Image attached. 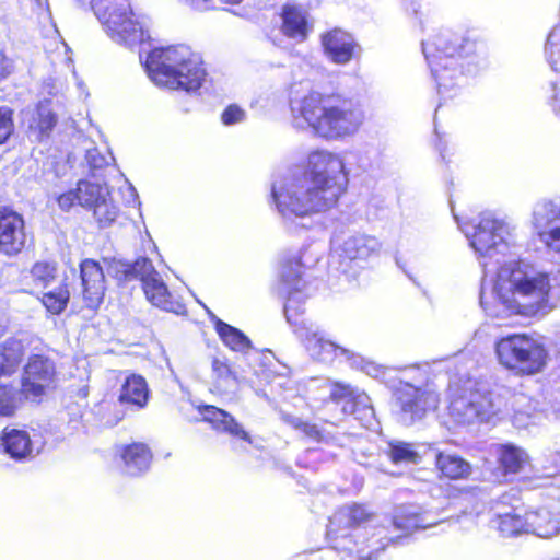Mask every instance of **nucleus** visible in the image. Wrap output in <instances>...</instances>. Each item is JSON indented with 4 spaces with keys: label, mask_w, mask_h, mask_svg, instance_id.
Returning <instances> with one entry per match:
<instances>
[{
    "label": "nucleus",
    "mask_w": 560,
    "mask_h": 560,
    "mask_svg": "<svg viewBox=\"0 0 560 560\" xmlns=\"http://www.w3.org/2000/svg\"><path fill=\"white\" fill-rule=\"evenodd\" d=\"M348 185L342 158L327 150L308 154L304 171L278 178L271 188L277 211L293 230V220L326 212L334 208Z\"/></svg>",
    "instance_id": "nucleus-1"
},
{
    "label": "nucleus",
    "mask_w": 560,
    "mask_h": 560,
    "mask_svg": "<svg viewBox=\"0 0 560 560\" xmlns=\"http://www.w3.org/2000/svg\"><path fill=\"white\" fill-rule=\"evenodd\" d=\"M560 298V272H547L525 262L503 264L490 298L482 284L480 304L488 316L505 319L511 315H546Z\"/></svg>",
    "instance_id": "nucleus-2"
},
{
    "label": "nucleus",
    "mask_w": 560,
    "mask_h": 560,
    "mask_svg": "<svg viewBox=\"0 0 560 560\" xmlns=\"http://www.w3.org/2000/svg\"><path fill=\"white\" fill-rule=\"evenodd\" d=\"M295 127L310 129L325 140L353 136L362 126L365 114L361 104L340 94L311 92L291 101Z\"/></svg>",
    "instance_id": "nucleus-3"
},
{
    "label": "nucleus",
    "mask_w": 560,
    "mask_h": 560,
    "mask_svg": "<svg viewBox=\"0 0 560 560\" xmlns=\"http://www.w3.org/2000/svg\"><path fill=\"white\" fill-rule=\"evenodd\" d=\"M373 517L372 513L360 504L341 506L329 520L328 536L332 537L334 546L322 549L319 560H343L340 553H357L358 560H376L389 542L399 535H390L385 526L365 525Z\"/></svg>",
    "instance_id": "nucleus-4"
},
{
    "label": "nucleus",
    "mask_w": 560,
    "mask_h": 560,
    "mask_svg": "<svg viewBox=\"0 0 560 560\" xmlns=\"http://www.w3.org/2000/svg\"><path fill=\"white\" fill-rule=\"evenodd\" d=\"M422 49L440 96L447 101L459 95L465 81L464 67L467 73L475 70L474 58L469 57L475 50V44L444 31L434 38L423 42Z\"/></svg>",
    "instance_id": "nucleus-5"
},
{
    "label": "nucleus",
    "mask_w": 560,
    "mask_h": 560,
    "mask_svg": "<svg viewBox=\"0 0 560 560\" xmlns=\"http://www.w3.org/2000/svg\"><path fill=\"white\" fill-rule=\"evenodd\" d=\"M301 276L302 262L300 258L293 257L283 261L280 271V290L283 294H288L284 305L288 323L293 327L294 334L314 360L330 363L338 355H343L350 360L353 355L350 350L326 339L324 331L316 324L301 318L302 312L298 305V296L303 289Z\"/></svg>",
    "instance_id": "nucleus-6"
},
{
    "label": "nucleus",
    "mask_w": 560,
    "mask_h": 560,
    "mask_svg": "<svg viewBox=\"0 0 560 560\" xmlns=\"http://www.w3.org/2000/svg\"><path fill=\"white\" fill-rule=\"evenodd\" d=\"M144 68L151 81L170 90L196 92L206 82L200 57L187 46L155 48L150 51Z\"/></svg>",
    "instance_id": "nucleus-7"
},
{
    "label": "nucleus",
    "mask_w": 560,
    "mask_h": 560,
    "mask_svg": "<svg viewBox=\"0 0 560 560\" xmlns=\"http://www.w3.org/2000/svg\"><path fill=\"white\" fill-rule=\"evenodd\" d=\"M498 362L516 376H534L545 371L549 361L546 346L528 334H510L497 339Z\"/></svg>",
    "instance_id": "nucleus-8"
},
{
    "label": "nucleus",
    "mask_w": 560,
    "mask_h": 560,
    "mask_svg": "<svg viewBox=\"0 0 560 560\" xmlns=\"http://www.w3.org/2000/svg\"><path fill=\"white\" fill-rule=\"evenodd\" d=\"M102 23L107 35L116 43L133 47L147 38L148 21L136 15L128 0H85Z\"/></svg>",
    "instance_id": "nucleus-9"
},
{
    "label": "nucleus",
    "mask_w": 560,
    "mask_h": 560,
    "mask_svg": "<svg viewBox=\"0 0 560 560\" xmlns=\"http://www.w3.org/2000/svg\"><path fill=\"white\" fill-rule=\"evenodd\" d=\"M398 385L395 396L400 407V420L410 425L422 419L439 404V395L427 386L428 372L419 365L393 369Z\"/></svg>",
    "instance_id": "nucleus-10"
},
{
    "label": "nucleus",
    "mask_w": 560,
    "mask_h": 560,
    "mask_svg": "<svg viewBox=\"0 0 560 560\" xmlns=\"http://www.w3.org/2000/svg\"><path fill=\"white\" fill-rule=\"evenodd\" d=\"M458 225L470 246L478 254L485 275L490 272V261L502 264L511 247V233L509 225L494 214L482 213L478 222H463Z\"/></svg>",
    "instance_id": "nucleus-11"
},
{
    "label": "nucleus",
    "mask_w": 560,
    "mask_h": 560,
    "mask_svg": "<svg viewBox=\"0 0 560 560\" xmlns=\"http://www.w3.org/2000/svg\"><path fill=\"white\" fill-rule=\"evenodd\" d=\"M523 400H526V397L518 395L514 396L513 401L509 404L501 395L469 392L452 399L448 416L458 425L495 422L510 416V410Z\"/></svg>",
    "instance_id": "nucleus-12"
},
{
    "label": "nucleus",
    "mask_w": 560,
    "mask_h": 560,
    "mask_svg": "<svg viewBox=\"0 0 560 560\" xmlns=\"http://www.w3.org/2000/svg\"><path fill=\"white\" fill-rule=\"evenodd\" d=\"M529 225L547 250L560 257V197L537 200L532 207Z\"/></svg>",
    "instance_id": "nucleus-13"
},
{
    "label": "nucleus",
    "mask_w": 560,
    "mask_h": 560,
    "mask_svg": "<svg viewBox=\"0 0 560 560\" xmlns=\"http://www.w3.org/2000/svg\"><path fill=\"white\" fill-rule=\"evenodd\" d=\"M56 381V366L51 359L43 354L28 358L22 376L21 386L25 398L36 399L51 388Z\"/></svg>",
    "instance_id": "nucleus-14"
},
{
    "label": "nucleus",
    "mask_w": 560,
    "mask_h": 560,
    "mask_svg": "<svg viewBox=\"0 0 560 560\" xmlns=\"http://www.w3.org/2000/svg\"><path fill=\"white\" fill-rule=\"evenodd\" d=\"M382 243L377 237L365 233H355L343 238L331 240V250L342 259L368 261L380 255Z\"/></svg>",
    "instance_id": "nucleus-15"
},
{
    "label": "nucleus",
    "mask_w": 560,
    "mask_h": 560,
    "mask_svg": "<svg viewBox=\"0 0 560 560\" xmlns=\"http://www.w3.org/2000/svg\"><path fill=\"white\" fill-rule=\"evenodd\" d=\"M83 300L89 308L100 306L105 294V275L100 264L93 259H84L80 264Z\"/></svg>",
    "instance_id": "nucleus-16"
},
{
    "label": "nucleus",
    "mask_w": 560,
    "mask_h": 560,
    "mask_svg": "<svg viewBox=\"0 0 560 560\" xmlns=\"http://www.w3.org/2000/svg\"><path fill=\"white\" fill-rule=\"evenodd\" d=\"M0 448L15 460H25L39 453L40 444L26 430L5 428L0 435Z\"/></svg>",
    "instance_id": "nucleus-17"
},
{
    "label": "nucleus",
    "mask_w": 560,
    "mask_h": 560,
    "mask_svg": "<svg viewBox=\"0 0 560 560\" xmlns=\"http://www.w3.org/2000/svg\"><path fill=\"white\" fill-rule=\"evenodd\" d=\"M281 32L296 42L303 43L308 37L313 26L308 11L295 2L285 3L281 10Z\"/></svg>",
    "instance_id": "nucleus-18"
},
{
    "label": "nucleus",
    "mask_w": 560,
    "mask_h": 560,
    "mask_svg": "<svg viewBox=\"0 0 560 560\" xmlns=\"http://www.w3.org/2000/svg\"><path fill=\"white\" fill-rule=\"evenodd\" d=\"M325 56L336 65H347L355 55L358 47L351 34L334 28L320 36Z\"/></svg>",
    "instance_id": "nucleus-19"
},
{
    "label": "nucleus",
    "mask_w": 560,
    "mask_h": 560,
    "mask_svg": "<svg viewBox=\"0 0 560 560\" xmlns=\"http://www.w3.org/2000/svg\"><path fill=\"white\" fill-rule=\"evenodd\" d=\"M139 266L144 267L140 280L148 301L162 310L174 312L175 303L172 295L151 260L141 261Z\"/></svg>",
    "instance_id": "nucleus-20"
},
{
    "label": "nucleus",
    "mask_w": 560,
    "mask_h": 560,
    "mask_svg": "<svg viewBox=\"0 0 560 560\" xmlns=\"http://www.w3.org/2000/svg\"><path fill=\"white\" fill-rule=\"evenodd\" d=\"M25 241L23 218L12 211L0 212V250L7 255L18 254Z\"/></svg>",
    "instance_id": "nucleus-21"
},
{
    "label": "nucleus",
    "mask_w": 560,
    "mask_h": 560,
    "mask_svg": "<svg viewBox=\"0 0 560 560\" xmlns=\"http://www.w3.org/2000/svg\"><path fill=\"white\" fill-rule=\"evenodd\" d=\"M526 512L527 533L551 538L560 533V508H538Z\"/></svg>",
    "instance_id": "nucleus-22"
},
{
    "label": "nucleus",
    "mask_w": 560,
    "mask_h": 560,
    "mask_svg": "<svg viewBox=\"0 0 560 560\" xmlns=\"http://www.w3.org/2000/svg\"><path fill=\"white\" fill-rule=\"evenodd\" d=\"M492 526L495 527L502 536H515L527 533L526 512L520 508L506 506L498 502L492 508Z\"/></svg>",
    "instance_id": "nucleus-23"
},
{
    "label": "nucleus",
    "mask_w": 560,
    "mask_h": 560,
    "mask_svg": "<svg viewBox=\"0 0 560 560\" xmlns=\"http://www.w3.org/2000/svg\"><path fill=\"white\" fill-rule=\"evenodd\" d=\"M200 416L217 431L224 432L235 439L250 443L249 434L243 427L226 411L211 405L200 406L198 408Z\"/></svg>",
    "instance_id": "nucleus-24"
},
{
    "label": "nucleus",
    "mask_w": 560,
    "mask_h": 560,
    "mask_svg": "<svg viewBox=\"0 0 560 560\" xmlns=\"http://www.w3.org/2000/svg\"><path fill=\"white\" fill-rule=\"evenodd\" d=\"M439 521L429 520V516L418 511L413 505H402L395 510L392 526L394 530L409 534L415 529H425L438 524Z\"/></svg>",
    "instance_id": "nucleus-25"
},
{
    "label": "nucleus",
    "mask_w": 560,
    "mask_h": 560,
    "mask_svg": "<svg viewBox=\"0 0 560 560\" xmlns=\"http://www.w3.org/2000/svg\"><path fill=\"white\" fill-rule=\"evenodd\" d=\"M545 57L555 72V78L550 80L546 91V101L552 110V98L556 93L555 86L560 82V26L553 27L549 33L545 45Z\"/></svg>",
    "instance_id": "nucleus-26"
},
{
    "label": "nucleus",
    "mask_w": 560,
    "mask_h": 560,
    "mask_svg": "<svg viewBox=\"0 0 560 560\" xmlns=\"http://www.w3.org/2000/svg\"><path fill=\"white\" fill-rule=\"evenodd\" d=\"M124 470L129 476H138L150 467L152 454L143 443L127 445L121 451Z\"/></svg>",
    "instance_id": "nucleus-27"
},
{
    "label": "nucleus",
    "mask_w": 560,
    "mask_h": 560,
    "mask_svg": "<svg viewBox=\"0 0 560 560\" xmlns=\"http://www.w3.org/2000/svg\"><path fill=\"white\" fill-rule=\"evenodd\" d=\"M149 398V389L145 380L137 374L129 375L120 390L119 400L137 408H143Z\"/></svg>",
    "instance_id": "nucleus-28"
},
{
    "label": "nucleus",
    "mask_w": 560,
    "mask_h": 560,
    "mask_svg": "<svg viewBox=\"0 0 560 560\" xmlns=\"http://www.w3.org/2000/svg\"><path fill=\"white\" fill-rule=\"evenodd\" d=\"M498 458L505 472L517 474L529 464L528 454L514 444H502L497 450Z\"/></svg>",
    "instance_id": "nucleus-29"
},
{
    "label": "nucleus",
    "mask_w": 560,
    "mask_h": 560,
    "mask_svg": "<svg viewBox=\"0 0 560 560\" xmlns=\"http://www.w3.org/2000/svg\"><path fill=\"white\" fill-rule=\"evenodd\" d=\"M24 355V346L20 340L9 339L0 345V377L12 375Z\"/></svg>",
    "instance_id": "nucleus-30"
},
{
    "label": "nucleus",
    "mask_w": 560,
    "mask_h": 560,
    "mask_svg": "<svg viewBox=\"0 0 560 560\" xmlns=\"http://www.w3.org/2000/svg\"><path fill=\"white\" fill-rule=\"evenodd\" d=\"M342 411L343 413L353 415L365 428L373 424L374 410L370 397L364 392L357 389L352 399L342 406Z\"/></svg>",
    "instance_id": "nucleus-31"
},
{
    "label": "nucleus",
    "mask_w": 560,
    "mask_h": 560,
    "mask_svg": "<svg viewBox=\"0 0 560 560\" xmlns=\"http://www.w3.org/2000/svg\"><path fill=\"white\" fill-rule=\"evenodd\" d=\"M436 466L450 479L466 478L471 470L468 462L454 454L440 453L436 457Z\"/></svg>",
    "instance_id": "nucleus-32"
},
{
    "label": "nucleus",
    "mask_w": 560,
    "mask_h": 560,
    "mask_svg": "<svg viewBox=\"0 0 560 560\" xmlns=\"http://www.w3.org/2000/svg\"><path fill=\"white\" fill-rule=\"evenodd\" d=\"M215 329L223 343L231 350L246 352L252 348V342L248 337L237 328L218 319Z\"/></svg>",
    "instance_id": "nucleus-33"
},
{
    "label": "nucleus",
    "mask_w": 560,
    "mask_h": 560,
    "mask_svg": "<svg viewBox=\"0 0 560 560\" xmlns=\"http://www.w3.org/2000/svg\"><path fill=\"white\" fill-rule=\"evenodd\" d=\"M25 394L23 388L9 384L0 385V418H10L15 415L23 404Z\"/></svg>",
    "instance_id": "nucleus-34"
},
{
    "label": "nucleus",
    "mask_w": 560,
    "mask_h": 560,
    "mask_svg": "<svg viewBox=\"0 0 560 560\" xmlns=\"http://www.w3.org/2000/svg\"><path fill=\"white\" fill-rule=\"evenodd\" d=\"M105 261L107 262V273L109 276L114 277L118 281H129L135 278H140L144 267L139 265L141 261H148V258H139L133 264L117 259Z\"/></svg>",
    "instance_id": "nucleus-35"
},
{
    "label": "nucleus",
    "mask_w": 560,
    "mask_h": 560,
    "mask_svg": "<svg viewBox=\"0 0 560 560\" xmlns=\"http://www.w3.org/2000/svg\"><path fill=\"white\" fill-rule=\"evenodd\" d=\"M77 187L79 205L86 209H93V207L109 192L106 185H100L89 180H80Z\"/></svg>",
    "instance_id": "nucleus-36"
},
{
    "label": "nucleus",
    "mask_w": 560,
    "mask_h": 560,
    "mask_svg": "<svg viewBox=\"0 0 560 560\" xmlns=\"http://www.w3.org/2000/svg\"><path fill=\"white\" fill-rule=\"evenodd\" d=\"M56 116L48 101L40 102L32 115L30 129L37 130L40 136H46L56 125Z\"/></svg>",
    "instance_id": "nucleus-37"
},
{
    "label": "nucleus",
    "mask_w": 560,
    "mask_h": 560,
    "mask_svg": "<svg viewBox=\"0 0 560 560\" xmlns=\"http://www.w3.org/2000/svg\"><path fill=\"white\" fill-rule=\"evenodd\" d=\"M92 210L95 220L102 228L110 225L119 214V207L113 200L110 192L102 198Z\"/></svg>",
    "instance_id": "nucleus-38"
},
{
    "label": "nucleus",
    "mask_w": 560,
    "mask_h": 560,
    "mask_svg": "<svg viewBox=\"0 0 560 560\" xmlns=\"http://www.w3.org/2000/svg\"><path fill=\"white\" fill-rule=\"evenodd\" d=\"M70 293L67 285L62 284L58 288L45 292L42 298V303L46 310L51 314H60L69 302Z\"/></svg>",
    "instance_id": "nucleus-39"
},
{
    "label": "nucleus",
    "mask_w": 560,
    "mask_h": 560,
    "mask_svg": "<svg viewBox=\"0 0 560 560\" xmlns=\"http://www.w3.org/2000/svg\"><path fill=\"white\" fill-rule=\"evenodd\" d=\"M283 420L290 424L292 428L303 432L306 436L310 439L316 441V442H329L332 440V436L325 432L324 430H320L315 424H310L302 419L291 416V415H283Z\"/></svg>",
    "instance_id": "nucleus-40"
},
{
    "label": "nucleus",
    "mask_w": 560,
    "mask_h": 560,
    "mask_svg": "<svg viewBox=\"0 0 560 560\" xmlns=\"http://www.w3.org/2000/svg\"><path fill=\"white\" fill-rule=\"evenodd\" d=\"M212 372L215 377L218 388L224 392L234 389L237 381L225 361L219 358L213 359Z\"/></svg>",
    "instance_id": "nucleus-41"
},
{
    "label": "nucleus",
    "mask_w": 560,
    "mask_h": 560,
    "mask_svg": "<svg viewBox=\"0 0 560 560\" xmlns=\"http://www.w3.org/2000/svg\"><path fill=\"white\" fill-rule=\"evenodd\" d=\"M56 271L57 269L54 264L38 261L33 266L31 275L35 285L46 289L55 281Z\"/></svg>",
    "instance_id": "nucleus-42"
},
{
    "label": "nucleus",
    "mask_w": 560,
    "mask_h": 560,
    "mask_svg": "<svg viewBox=\"0 0 560 560\" xmlns=\"http://www.w3.org/2000/svg\"><path fill=\"white\" fill-rule=\"evenodd\" d=\"M388 456L396 463H417L419 454L408 443L395 441L389 443Z\"/></svg>",
    "instance_id": "nucleus-43"
},
{
    "label": "nucleus",
    "mask_w": 560,
    "mask_h": 560,
    "mask_svg": "<svg viewBox=\"0 0 560 560\" xmlns=\"http://www.w3.org/2000/svg\"><path fill=\"white\" fill-rule=\"evenodd\" d=\"M246 110L236 104H231L221 114V121L224 126H233L245 121Z\"/></svg>",
    "instance_id": "nucleus-44"
},
{
    "label": "nucleus",
    "mask_w": 560,
    "mask_h": 560,
    "mask_svg": "<svg viewBox=\"0 0 560 560\" xmlns=\"http://www.w3.org/2000/svg\"><path fill=\"white\" fill-rule=\"evenodd\" d=\"M14 130L12 110L8 107L0 108V144L4 143Z\"/></svg>",
    "instance_id": "nucleus-45"
},
{
    "label": "nucleus",
    "mask_w": 560,
    "mask_h": 560,
    "mask_svg": "<svg viewBox=\"0 0 560 560\" xmlns=\"http://www.w3.org/2000/svg\"><path fill=\"white\" fill-rule=\"evenodd\" d=\"M86 161L92 168L98 170L109 165L114 161V156L110 152L103 154L97 148H93L86 151Z\"/></svg>",
    "instance_id": "nucleus-46"
},
{
    "label": "nucleus",
    "mask_w": 560,
    "mask_h": 560,
    "mask_svg": "<svg viewBox=\"0 0 560 560\" xmlns=\"http://www.w3.org/2000/svg\"><path fill=\"white\" fill-rule=\"evenodd\" d=\"M357 388H352L351 386L342 383H335L330 390V398L332 401L337 404H342V406L351 400Z\"/></svg>",
    "instance_id": "nucleus-47"
},
{
    "label": "nucleus",
    "mask_w": 560,
    "mask_h": 560,
    "mask_svg": "<svg viewBox=\"0 0 560 560\" xmlns=\"http://www.w3.org/2000/svg\"><path fill=\"white\" fill-rule=\"evenodd\" d=\"M218 2L235 4L241 2V0H188L185 4H188L199 11H206L215 9Z\"/></svg>",
    "instance_id": "nucleus-48"
},
{
    "label": "nucleus",
    "mask_w": 560,
    "mask_h": 560,
    "mask_svg": "<svg viewBox=\"0 0 560 560\" xmlns=\"http://www.w3.org/2000/svg\"><path fill=\"white\" fill-rule=\"evenodd\" d=\"M57 202H58V206L62 209V210H69L71 209L74 205H79V192H78V187L75 189H72V190H69L65 194H61L58 198H57Z\"/></svg>",
    "instance_id": "nucleus-49"
},
{
    "label": "nucleus",
    "mask_w": 560,
    "mask_h": 560,
    "mask_svg": "<svg viewBox=\"0 0 560 560\" xmlns=\"http://www.w3.org/2000/svg\"><path fill=\"white\" fill-rule=\"evenodd\" d=\"M363 370L368 375H371L374 378H385L388 374H390V372H393V369L380 366L373 362H368Z\"/></svg>",
    "instance_id": "nucleus-50"
},
{
    "label": "nucleus",
    "mask_w": 560,
    "mask_h": 560,
    "mask_svg": "<svg viewBox=\"0 0 560 560\" xmlns=\"http://www.w3.org/2000/svg\"><path fill=\"white\" fill-rule=\"evenodd\" d=\"M12 71V62L0 52V80L5 78Z\"/></svg>",
    "instance_id": "nucleus-51"
},
{
    "label": "nucleus",
    "mask_w": 560,
    "mask_h": 560,
    "mask_svg": "<svg viewBox=\"0 0 560 560\" xmlns=\"http://www.w3.org/2000/svg\"><path fill=\"white\" fill-rule=\"evenodd\" d=\"M555 89H556V93L553 94V98H552V113L556 116L560 117V81L555 86Z\"/></svg>",
    "instance_id": "nucleus-52"
},
{
    "label": "nucleus",
    "mask_w": 560,
    "mask_h": 560,
    "mask_svg": "<svg viewBox=\"0 0 560 560\" xmlns=\"http://www.w3.org/2000/svg\"><path fill=\"white\" fill-rule=\"evenodd\" d=\"M126 190L128 192L127 202L136 203L138 200V195H137L136 188L131 184L127 183Z\"/></svg>",
    "instance_id": "nucleus-53"
},
{
    "label": "nucleus",
    "mask_w": 560,
    "mask_h": 560,
    "mask_svg": "<svg viewBox=\"0 0 560 560\" xmlns=\"http://www.w3.org/2000/svg\"><path fill=\"white\" fill-rule=\"evenodd\" d=\"M547 477H552V485L560 489V472L559 474H547ZM560 495V493H559Z\"/></svg>",
    "instance_id": "nucleus-54"
},
{
    "label": "nucleus",
    "mask_w": 560,
    "mask_h": 560,
    "mask_svg": "<svg viewBox=\"0 0 560 560\" xmlns=\"http://www.w3.org/2000/svg\"><path fill=\"white\" fill-rule=\"evenodd\" d=\"M522 417H523V412L515 410V415L513 416L514 423L520 425V427L521 425H525V423H523L522 420H521Z\"/></svg>",
    "instance_id": "nucleus-55"
},
{
    "label": "nucleus",
    "mask_w": 560,
    "mask_h": 560,
    "mask_svg": "<svg viewBox=\"0 0 560 560\" xmlns=\"http://www.w3.org/2000/svg\"><path fill=\"white\" fill-rule=\"evenodd\" d=\"M59 45H60V48H62L65 52L68 50V46L66 45V43L59 42Z\"/></svg>",
    "instance_id": "nucleus-56"
}]
</instances>
